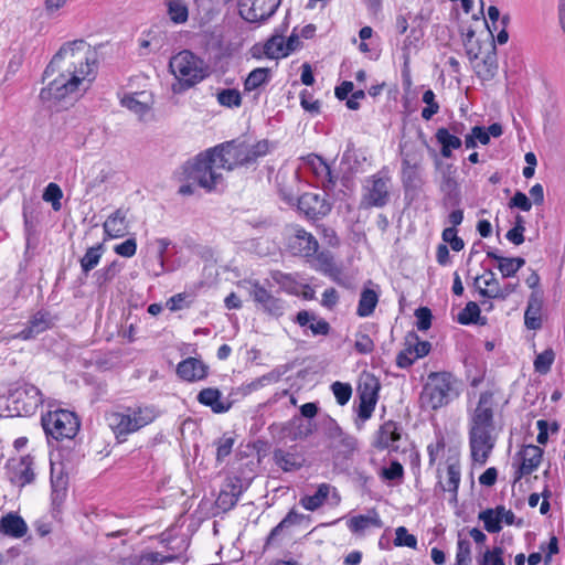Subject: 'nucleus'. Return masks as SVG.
Instances as JSON below:
<instances>
[{
	"mask_svg": "<svg viewBox=\"0 0 565 565\" xmlns=\"http://www.w3.org/2000/svg\"><path fill=\"white\" fill-rule=\"evenodd\" d=\"M95 52L84 40H74L61 46L44 71V78L60 72L42 88L40 97L44 102L60 100L83 86L84 89L95 77Z\"/></svg>",
	"mask_w": 565,
	"mask_h": 565,
	"instance_id": "nucleus-1",
	"label": "nucleus"
},
{
	"mask_svg": "<svg viewBox=\"0 0 565 565\" xmlns=\"http://www.w3.org/2000/svg\"><path fill=\"white\" fill-rule=\"evenodd\" d=\"M494 393H480L476 408L469 415V448L473 463L484 466L495 447Z\"/></svg>",
	"mask_w": 565,
	"mask_h": 565,
	"instance_id": "nucleus-2",
	"label": "nucleus"
},
{
	"mask_svg": "<svg viewBox=\"0 0 565 565\" xmlns=\"http://www.w3.org/2000/svg\"><path fill=\"white\" fill-rule=\"evenodd\" d=\"M213 148L200 153L192 162L184 166L188 181L211 192L224 185L223 166H220Z\"/></svg>",
	"mask_w": 565,
	"mask_h": 565,
	"instance_id": "nucleus-3",
	"label": "nucleus"
},
{
	"mask_svg": "<svg viewBox=\"0 0 565 565\" xmlns=\"http://www.w3.org/2000/svg\"><path fill=\"white\" fill-rule=\"evenodd\" d=\"M215 154L223 166V170L231 171L239 166H248L259 157L265 156L269 151V143L267 140L258 141L249 145L245 141H227L213 148Z\"/></svg>",
	"mask_w": 565,
	"mask_h": 565,
	"instance_id": "nucleus-4",
	"label": "nucleus"
},
{
	"mask_svg": "<svg viewBox=\"0 0 565 565\" xmlns=\"http://www.w3.org/2000/svg\"><path fill=\"white\" fill-rule=\"evenodd\" d=\"M169 68L175 77L171 86L174 94L185 92L206 77L203 61L186 50L171 57Z\"/></svg>",
	"mask_w": 565,
	"mask_h": 565,
	"instance_id": "nucleus-5",
	"label": "nucleus"
},
{
	"mask_svg": "<svg viewBox=\"0 0 565 565\" xmlns=\"http://www.w3.org/2000/svg\"><path fill=\"white\" fill-rule=\"evenodd\" d=\"M159 415L160 412L156 406L139 405L127 407L125 412L110 413L107 416V422L116 438L119 439L151 424Z\"/></svg>",
	"mask_w": 565,
	"mask_h": 565,
	"instance_id": "nucleus-6",
	"label": "nucleus"
},
{
	"mask_svg": "<svg viewBox=\"0 0 565 565\" xmlns=\"http://www.w3.org/2000/svg\"><path fill=\"white\" fill-rule=\"evenodd\" d=\"M455 383V377L448 372H431L420 394L422 406L437 409L447 405L456 395Z\"/></svg>",
	"mask_w": 565,
	"mask_h": 565,
	"instance_id": "nucleus-7",
	"label": "nucleus"
},
{
	"mask_svg": "<svg viewBox=\"0 0 565 565\" xmlns=\"http://www.w3.org/2000/svg\"><path fill=\"white\" fill-rule=\"evenodd\" d=\"M392 179L383 168L365 179L362 188L361 206L365 209L384 207L391 199Z\"/></svg>",
	"mask_w": 565,
	"mask_h": 565,
	"instance_id": "nucleus-8",
	"label": "nucleus"
},
{
	"mask_svg": "<svg viewBox=\"0 0 565 565\" xmlns=\"http://www.w3.org/2000/svg\"><path fill=\"white\" fill-rule=\"evenodd\" d=\"M43 403L41 391L30 383H18L9 392L8 408L15 416H31Z\"/></svg>",
	"mask_w": 565,
	"mask_h": 565,
	"instance_id": "nucleus-9",
	"label": "nucleus"
},
{
	"mask_svg": "<svg viewBox=\"0 0 565 565\" xmlns=\"http://www.w3.org/2000/svg\"><path fill=\"white\" fill-rule=\"evenodd\" d=\"M42 426L47 436L72 439L78 431L79 422L73 412L56 409L42 416Z\"/></svg>",
	"mask_w": 565,
	"mask_h": 565,
	"instance_id": "nucleus-10",
	"label": "nucleus"
},
{
	"mask_svg": "<svg viewBox=\"0 0 565 565\" xmlns=\"http://www.w3.org/2000/svg\"><path fill=\"white\" fill-rule=\"evenodd\" d=\"M281 0H237L239 17L248 23L262 24L274 15Z\"/></svg>",
	"mask_w": 565,
	"mask_h": 565,
	"instance_id": "nucleus-11",
	"label": "nucleus"
},
{
	"mask_svg": "<svg viewBox=\"0 0 565 565\" xmlns=\"http://www.w3.org/2000/svg\"><path fill=\"white\" fill-rule=\"evenodd\" d=\"M380 383L374 376L367 375L358 387L359 406L356 414L363 423L372 417L379 399Z\"/></svg>",
	"mask_w": 565,
	"mask_h": 565,
	"instance_id": "nucleus-12",
	"label": "nucleus"
},
{
	"mask_svg": "<svg viewBox=\"0 0 565 565\" xmlns=\"http://www.w3.org/2000/svg\"><path fill=\"white\" fill-rule=\"evenodd\" d=\"M543 449L536 445L523 446L514 457L513 467L514 483L520 481L524 476H529L540 467L543 459Z\"/></svg>",
	"mask_w": 565,
	"mask_h": 565,
	"instance_id": "nucleus-13",
	"label": "nucleus"
},
{
	"mask_svg": "<svg viewBox=\"0 0 565 565\" xmlns=\"http://www.w3.org/2000/svg\"><path fill=\"white\" fill-rule=\"evenodd\" d=\"M249 296L257 309L270 316H282L285 309L284 301L273 295V292L265 288L258 280L249 281Z\"/></svg>",
	"mask_w": 565,
	"mask_h": 565,
	"instance_id": "nucleus-14",
	"label": "nucleus"
},
{
	"mask_svg": "<svg viewBox=\"0 0 565 565\" xmlns=\"http://www.w3.org/2000/svg\"><path fill=\"white\" fill-rule=\"evenodd\" d=\"M7 475L10 482L18 487L30 484L35 479L33 458L29 455L7 462Z\"/></svg>",
	"mask_w": 565,
	"mask_h": 565,
	"instance_id": "nucleus-15",
	"label": "nucleus"
},
{
	"mask_svg": "<svg viewBox=\"0 0 565 565\" xmlns=\"http://www.w3.org/2000/svg\"><path fill=\"white\" fill-rule=\"evenodd\" d=\"M298 209L310 220H319L331 211L326 193L306 192L298 199Z\"/></svg>",
	"mask_w": 565,
	"mask_h": 565,
	"instance_id": "nucleus-16",
	"label": "nucleus"
},
{
	"mask_svg": "<svg viewBox=\"0 0 565 565\" xmlns=\"http://www.w3.org/2000/svg\"><path fill=\"white\" fill-rule=\"evenodd\" d=\"M326 436L331 447L344 456L352 455L358 448L356 438L344 431L332 418L326 424Z\"/></svg>",
	"mask_w": 565,
	"mask_h": 565,
	"instance_id": "nucleus-17",
	"label": "nucleus"
},
{
	"mask_svg": "<svg viewBox=\"0 0 565 565\" xmlns=\"http://www.w3.org/2000/svg\"><path fill=\"white\" fill-rule=\"evenodd\" d=\"M288 248L295 256L308 258L317 254L319 243L311 233L298 227L288 238Z\"/></svg>",
	"mask_w": 565,
	"mask_h": 565,
	"instance_id": "nucleus-18",
	"label": "nucleus"
},
{
	"mask_svg": "<svg viewBox=\"0 0 565 565\" xmlns=\"http://www.w3.org/2000/svg\"><path fill=\"white\" fill-rule=\"evenodd\" d=\"M401 439V431L397 423L387 420L382 424L376 431L375 440L373 446L380 450H388L397 452L399 446L397 441Z\"/></svg>",
	"mask_w": 565,
	"mask_h": 565,
	"instance_id": "nucleus-19",
	"label": "nucleus"
},
{
	"mask_svg": "<svg viewBox=\"0 0 565 565\" xmlns=\"http://www.w3.org/2000/svg\"><path fill=\"white\" fill-rule=\"evenodd\" d=\"M209 366L196 358H188L177 366V374L186 382L202 381L207 376Z\"/></svg>",
	"mask_w": 565,
	"mask_h": 565,
	"instance_id": "nucleus-20",
	"label": "nucleus"
},
{
	"mask_svg": "<svg viewBox=\"0 0 565 565\" xmlns=\"http://www.w3.org/2000/svg\"><path fill=\"white\" fill-rule=\"evenodd\" d=\"M196 399L200 404L210 407L215 414H223L230 411L232 403L223 397L221 391L215 387H206L199 392Z\"/></svg>",
	"mask_w": 565,
	"mask_h": 565,
	"instance_id": "nucleus-21",
	"label": "nucleus"
},
{
	"mask_svg": "<svg viewBox=\"0 0 565 565\" xmlns=\"http://www.w3.org/2000/svg\"><path fill=\"white\" fill-rule=\"evenodd\" d=\"M51 326L50 315L45 311H38L32 316L29 324L19 333L11 335L10 339L30 340L51 328Z\"/></svg>",
	"mask_w": 565,
	"mask_h": 565,
	"instance_id": "nucleus-22",
	"label": "nucleus"
},
{
	"mask_svg": "<svg viewBox=\"0 0 565 565\" xmlns=\"http://www.w3.org/2000/svg\"><path fill=\"white\" fill-rule=\"evenodd\" d=\"M330 493L337 502L340 501V495L334 487L329 483H320L315 494L305 495L300 499V504L307 511H316L323 505Z\"/></svg>",
	"mask_w": 565,
	"mask_h": 565,
	"instance_id": "nucleus-23",
	"label": "nucleus"
},
{
	"mask_svg": "<svg viewBox=\"0 0 565 565\" xmlns=\"http://www.w3.org/2000/svg\"><path fill=\"white\" fill-rule=\"evenodd\" d=\"M542 298L537 292H532L529 296L524 312V324L529 330H539L542 328Z\"/></svg>",
	"mask_w": 565,
	"mask_h": 565,
	"instance_id": "nucleus-24",
	"label": "nucleus"
},
{
	"mask_svg": "<svg viewBox=\"0 0 565 565\" xmlns=\"http://www.w3.org/2000/svg\"><path fill=\"white\" fill-rule=\"evenodd\" d=\"M296 322L300 327H308L312 335H327L330 332L329 322L311 311H299L296 316Z\"/></svg>",
	"mask_w": 565,
	"mask_h": 565,
	"instance_id": "nucleus-25",
	"label": "nucleus"
},
{
	"mask_svg": "<svg viewBox=\"0 0 565 565\" xmlns=\"http://www.w3.org/2000/svg\"><path fill=\"white\" fill-rule=\"evenodd\" d=\"M316 269L330 277L334 282L343 285L342 270L337 266L333 254L330 250H322L316 254Z\"/></svg>",
	"mask_w": 565,
	"mask_h": 565,
	"instance_id": "nucleus-26",
	"label": "nucleus"
},
{
	"mask_svg": "<svg viewBox=\"0 0 565 565\" xmlns=\"http://www.w3.org/2000/svg\"><path fill=\"white\" fill-rule=\"evenodd\" d=\"M28 532V525L17 513H8L0 519V534L14 539L24 536Z\"/></svg>",
	"mask_w": 565,
	"mask_h": 565,
	"instance_id": "nucleus-27",
	"label": "nucleus"
},
{
	"mask_svg": "<svg viewBox=\"0 0 565 565\" xmlns=\"http://www.w3.org/2000/svg\"><path fill=\"white\" fill-rule=\"evenodd\" d=\"M286 29L287 25L281 30H276L275 33L264 43L263 53L266 57L271 60L287 57L284 38Z\"/></svg>",
	"mask_w": 565,
	"mask_h": 565,
	"instance_id": "nucleus-28",
	"label": "nucleus"
},
{
	"mask_svg": "<svg viewBox=\"0 0 565 565\" xmlns=\"http://www.w3.org/2000/svg\"><path fill=\"white\" fill-rule=\"evenodd\" d=\"M104 232L109 238H119L127 233L126 213L118 209L103 224Z\"/></svg>",
	"mask_w": 565,
	"mask_h": 565,
	"instance_id": "nucleus-29",
	"label": "nucleus"
},
{
	"mask_svg": "<svg viewBox=\"0 0 565 565\" xmlns=\"http://www.w3.org/2000/svg\"><path fill=\"white\" fill-rule=\"evenodd\" d=\"M347 525L352 533L361 534L366 529L374 526L381 527L382 521L376 511H372L367 515H355L348 520Z\"/></svg>",
	"mask_w": 565,
	"mask_h": 565,
	"instance_id": "nucleus-30",
	"label": "nucleus"
},
{
	"mask_svg": "<svg viewBox=\"0 0 565 565\" xmlns=\"http://www.w3.org/2000/svg\"><path fill=\"white\" fill-rule=\"evenodd\" d=\"M437 142L441 146L440 153L444 158H450L452 150L459 149L462 141L459 137L451 134L447 128H438L435 134Z\"/></svg>",
	"mask_w": 565,
	"mask_h": 565,
	"instance_id": "nucleus-31",
	"label": "nucleus"
},
{
	"mask_svg": "<svg viewBox=\"0 0 565 565\" xmlns=\"http://www.w3.org/2000/svg\"><path fill=\"white\" fill-rule=\"evenodd\" d=\"M379 302V292L372 288L364 287L361 291L356 315L361 318L370 317Z\"/></svg>",
	"mask_w": 565,
	"mask_h": 565,
	"instance_id": "nucleus-32",
	"label": "nucleus"
},
{
	"mask_svg": "<svg viewBox=\"0 0 565 565\" xmlns=\"http://www.w3.org/2000/svg\"><path fill=\"white\" fill-rule=\"evenodd\" d=\"M51 487L52 502L54 505H60L66 497L67 477L63 473L62 470L56 472L53 466L51 468Z\"/></svg>",
	"mask_w": 565,
	"mask_h": 565,
	"instance_id": "nucleus-33",
	"label": "nucleus"
},
{
	"mask_svg": "<svg viewBox=\"0 0 565 565\" xmlns=\"http://www.w3.org/2000/svg\"><path fill=\"white\" fill-rule=\"evenodd\" d=\"M440 190L445 194L443 199V204L446 207L457 206L460 204V193L458 190V183L456 179L451 175H444L443 181L440 183Z\"/></svg>",
	"mask_w": 565,
	"mask_h": 565,
	"instance_id": "nucleus-34",
	"label": "nucleus"
},
{
	"mask_svg": "<svg viewBox=\"0 0 565 565\" xmlns=\"http://www.w3.org/2000/svg\"><path fill=\"white\" fill-rule=\"evenodd\" d=\"M309 163L312 168L313 173L321 181L323 188H331L335 183V179L331 173L330 167L319 156H312L309 159Z\"/></svg>",
	"mask_w": 565,
	"mask_h": 565,
	"instance_id": "nucleus-35",
	"label": "nucleus"
},
{
	"mask_svg": "<svg viewBox=\"0 0 565 565\" xmlns=\"http://www.w3.org/2000/svg\"><path fill=\"white\" fill-rule=\"evenodd\" d=\"M460 483V467L457 463H450L447 467V479L445 482H439L444 491L451 494V501L457 502L458 488Z\"/></svg>",
	"mask_w": 565,
	"mask_h": 565,
	"instance_id": "nucleus-36",
	"label": "nucleus"
},
{
	"mask_svg": "<svg viewBox=\"0 0 565 565\" xmlns=\"http://www.w3.org/2000/svg\"><path fill=\"white\" fill-rule=\"evenodd\" d=\"M274 460L284 471L298 470L302 466L298 455L287 452L282 449H276L274 451Z\"/></svg>",
	"mask_w": 565,
	"mask_h": 565,
	"instance_id": "nucleus-37",
	"label": "nucleus"
},
{
	"mask_svg": "<svg viewBox=\"0 0 565 565\" xmlns=\"http://www.w3.org/2000/svg\"><path fill=\"white\" fill-rule=\"evenodd\" d=\"M103 244H97L96 246H92L86 249L84 256L79 259L82 271L85 275H87L99 264V260L103 256Z\"/></svg>",
	"mask_w": 565,
	"mask_h": 565,
	"instance_id": "nucleus-38",
	"label": "nucleus"
},
{
	"mask_svg": "<svg viewBox=\"0 0 565 565\" xmlns=\"http://www.w3.org/2000/svg\"><path fill=\"white\" fill-rule=\"evenodd\" d=\"M270 78V70L258 67L253 70L244 82V90L252 92L266 84Z\"/></svg>",
	"mask_w": 565,
	"mask_h": 565,
	"instance_id": "nucleus-39",
	"label": "nucleus"
},
{
	"mask_svg": "<svg viewBox=\"0 0 565 565\" xmlns=\"http://www.w3.org/2000/svg\"><path fill=\"white\" fill-rule=\"evenodd\" d=\"M168 9V14L177 24H181L188 21L189 10L183 0H164Z\"/></svg>",
	"mask_w": 565,
	"mask_h": 565,
	"instance_id": "nucleus-40",
	"label": "nucleus"
},
{
	"mask_svg": "<svg viewBox=\"0 0 565 565\" xmlns=\"http://www.w3.org/2000/svg\"><path fill=\"white\" fill-rule=\"evenodd\" d=\"M154 244L157 245L158 263L156 266L153 265L151 268H148V270L149 273L152 274V276L159 277L166 271L164 254L167 253L169 246L171 245V241L169 238L162 237L157 238L154 241Z\"/></svg>",
	"mask_w": 565,
	"mask_h": 565,
	"instance_id": "nucleus-41",
	"label": "nucleus"
},
{
	"mask_svg": "<svg viewBox=\"0 0 565 565\" xmlns=\"http://www.w3.org/2000/svg\"><path fill=\"white\" fill-rule=\"evenodd\" d=\"M417 340V335L415 333H408L406 337V348L402 350L396 358L397 366L402 369L409 367L417 360L413 350V342Z\"/></svg>",
	"mask_w": 565,
	"mask_h": 565,
	"instance_id": "nucleus-42",
	"label": "nucleus"
},
{
	"mask_svg": "<svg viewBox=\"0 0 565 565\" xmlns=\"http://www.w3.org/2000/svg\"><path fill=\"white\" fill-rule=\"evenodd\" d=\"M143 95L145 93H137L134 95L125 96L121 99V105L128 108L129 110L134 111L138 116L142 117L150 110L148 102L139 99V97Z\"/></svg>",
	"mask_w": 565,
	"mask_h": 565,
	"instance_id": "nucleus-43",
	"label": "nucleus"
},
{
	"mask_svg": "<svg viewBox=\"0 0 565 565\" xmlns=\"http://www.w3.org/2000/svg\"><path fill=\"white\" fill-rule=\"evenodd\" d=\"M479 520L483 522L484 529L489 533H498L501 531V518L495 509H486L479 513Z\"/></svg>",
	"mask_w": 565,
	"mask_h": 565,
	"instance_id": "nucleus-44",
	"label": "nucleus"
},
{
	"mask_svg": "<svg viewBox=\"0 0 565 565\" xmlns=\"http://www.w3.org/2000/svg\"><path fill=\"white\" fill-rule=\"evenodd\" d=\"M302 519L303 515L301 513L297 512L296 510H290L287 515L270 531L266 541V545L271 544V542L282 531V529L300 523Z\"/></svg>",
	"mask_w": 565,
	"mask_h": 565,
	"instance_id": "nucleus-45",
	"label": "nucleus"
},
{
	"mask_svg": "<svg viewBox=\"0 0 565 565\" xmlns=\"http://www.w3.org/2000/svg\"><path fill=\"white\" fill-rule=\"evenodd\" d=\"M121 270V265L118 260L111 262L109 265L104 268L97 270L95 273V279L98 287L106 286L110 282Z\"/></svg>",
	"mask_w": 565,
	"mask_h": 565,
	"instance_id": "nucleus-46",
	"label": "nucleus"
},
{
	"mask_svg": "<svg viewBox=\"0 0 565 565\" xmlns=\"http://www.w3.org/2000/svg\"><path fill=\"white\" fill-rule=\"evenodd\" d=\"M525 264L522 257H504L500 259L498 269L504 278L514 276Z\"/></svg>",
	"mask_w": 565,
	"mask_h": 565,
	"instance_id": "nucleus-47",
	"label": "nucleus"
},
{
	"mask_svg": "<svg viewBox=\"0 0 565 565\" xmlns=\"http://www.w3.org/2000/svg\"><path fill=\"white\" fill-rule=\"evenodd\" d=\"M216 99L220 105L228 108L239 107L242 104L241 93L235 88H225L218 90L216 94Z\"/></svg>",
	"mask_w": 565,
	"mask_h": 565,
	"instance_id": "nucleus-48",
	"label": "nucleus"
},
{
	"mask_svg": "<svg viewBox=\"0 0 565 565\" xmlns=\"http://www.w3.org/2000/svg\"><path fill=\"white\" fill-rule=\"evenodd\" d=\"M478 67V71H477V74L479 77H481L482 79H492L497 73V68H498V65H497V60H495V56L494 55H488L481 64H478L477 65Z\"/></svg>",
	"mask_w": 565,
	"mask_h": 565,
	"instance_id": "nucleus-49",
	"label": "nucleus"
},
{
	"mask_svg": "<svg viewBox=\"0 0 565 565\" xmlns=\"http://www.w3.org/2000/svg\"><path fill=\"white\" fill-rule=\"evenodd\" d=\"M480 316V308L477 302L469 301L458 315V322L461 324L476 323Z\"/></svg>",
	"mask_w": 565,
	"mask_h": 565,
	"instance_id": "nucleus-50",
	"label": "nucleus"
},
{
	"mask_svg": "<svg viewBox=\"0 0 565 565\" xmlns=\"http://www.w3.org/2000/svg\"><path fill=\"white\" fill-rule=\"evenodd\" d=\"M555 354L552 349H547L540 353L534 360V369L540 374H546L554 362Z\"/></svg>",
	"mask_w": 565,
	"mask_h": 565,
	"instance_id": "nucleus-51",
	"label": "nucleus"
},
{
	"mask_svg": "<svg viewBox=\"0 0 565 565\" xmlns=\"http://www.w3.org/2000/svg\"><path fill=\"white\" fill-rule=\"evenodd\" d=\"M331 391L337 399V403L341 406L345 405L352 396V387L349 383L337 381L332 383Z\"/></svg>",
	"mask_w": 565,
	"mask_h": 565,
	"instance_id": "nucleus-52",
	"label": "nucleus"
},
{
	"mask_svg": "<svg viewBox=\"0 0 565 565\" xmlns=\"http://www.w3.org/2000/svg\"><path fill=\"white\" fill-rule=\"evenodd\" d=\"M62 196L63 192L56 183H49L43 193V200L45 202H51L54 211H58L61 209Z\"/></svg>",
	"mask_w": 565,
	"mask_h": 565,
	"instance_id": "nucleus-53",
	"label": "nucleus"
},
{
	"mask_svg": "<svg viewBox=\"0 0 565 565\" xmlns=\"http://www.w3.org/2000/svg\"><path fill=\"white\" fill-rule=\"evenodd\" d=\"M503 548L494 546L492 550H487L482 557L478 561V565H505L503 561Z\"/></svg>",
	"mask_w": 565,
	"mask_h": 565,
	"instance_id": "nucleus-54",
	"label": "nucleus"
},
{
	"mask_svg": "<svg viewBox=\"0 0 565 565\" xmlns=\"http://www.w3.org/2000/svg\"><path fill=\"white\" fill-rule=\"evenodd\" d=\"M394 544L396 546H407L411 548H416L417 539L415 535L409 534L406 527L399 526L395 531Z\"/></svg>",
	"mask_w": 565,
	"mask_h": 565,
	"instance_id": "nucleus-55",
	"label": "nucleus"
},
{
	"mask_svg": "<svg viewBox=\"0 0 565 565\" xmlns=\"http://www.w3.org/2000/svg\"><path fill=\"white\" fill-rule=\"evenodd\" d=\"M175 559L174 555H163L159 552H147L140 555L141 565H161Z\"/></svg>",
	"mask_w": 565,
	"mask_h": 565,
	"instance_id": "nucleus-56",
	"label": "nucleus"
},
{
	"mask_svg": "<svg viewBox=\"0 0 565 565\" xmlns=\"http://www.w3.org/2000/svg\"><path fill=\"white\" fill-rule=\"evenodd\" d=\"M234 438L227 435L222 436L216 441V460L223 461L231 452L234 446Z\"/></svg>",
	"mask_w": 565,
	"mask_h": 565,
	"instance_id": "nucleus-57",
	"label": "nucleus"
},
{
	"mask_svg": "<svg viewBox=\"0 0 565 565\" xmlns=\"http://www.w3.org/2000/svg\"><path fill=\"white\" fill-rule=\"evenodd\" d=\"M404 477V468L403 466L394 460L391 462L390 467L383 468L381 471V478L388 481H401Z\"/></svg>",
	"mask_w": 565,
	"mask_h": 565,
	"instance_id": "nucleus-58",
	"label": "nucleus"
},
{
	"mask_svg": "<svg viewBox=\"0 0 565 565\" xmlns=\"http://www.w3.org/2000/svg\"><path fill=\"white\" fill-rule=\"evenodd\" d=\"M443 241L448 243L452 250L460 252L465 247L462 238L457 235V230L454 227H446L441 234Z\"/></svg>",
	"mask_w": 565,
	"mask_h": 565,
	"instance_id": "nucleus-59",
	"label": "nucleus"
},
{
	"mask_svg": "<svg viewBox=\"0 0 565 565\" xmlns=\"http://www.w3.org/2000/svg\"><path fill=\"white\" fill-rule=\"evenodd\" d=\"M416 327L419 331H426L431 326V311L427 307H420L415 310Z\"/></svg>",
	"mask_w": 565,
	"mask_h": 565,
	"instance_id": "nucleus-60",
	"label": "nucleus"
},
{
	"mask_svg": "<svg viewBox=\"0 0 565 565\" xmlns=\"http://www.w3.org/2000/svg\"><path fill=\"white\" fill-rule=\"evenodd\" d=\"M476 32L471 26L462 28L461 29V38L462 43L467 50V54L470 56V58H477L478 52L475 50L472 45V40L475 39Z\"/></svg>",
	"mask_w": 565,
	"mask_h": 565,
	"instance_id": "nucleus-61",
	"label": "nucleus"
},
{
	"mask_svg": "<svg viewBox=\"0 0 565 565\" xmlns=\"http://www.w3.org/2000/svg\"><path fill=\"white\" fill-rule=\"evenodd\" d=\"M470 542L467 540H459L457 543L456 565H467L470 561Z\"/></svg>",
	"mask_w": 565,
	"mask_h": 565,
	"instance_id": "nucleus-62",
	"label": "nucleus"
},
{
	"mask_svg": "<svg viewBox=\"0 0 565 565\" xmlns=\"http://www.w3.org/2000/svg\"><path fill=\"white\" fill-rule=\"evenodd\" d=\"M300 104L305 110L312 114H318L320 110V102L313 99L312 95L307 89L300 93Z\"/></svg>",
	"mask_w": 565,
	"mask_h": 565,
	"instance_id": "nucleus-63",
	"label": "nucleus"
},
{
	"mask_svg": "<svg viewBox=\"0 0 565 565\" xmlns=\"http://www.w3.org/2000/svg\"><path fill=\"white\" fill-rule=\"evenodd\" d=\"M116 254L122 257H132L137 252V242L135 238H128L114 247Z\"/></svg>",
	"mask_w": 565,
	"mask_h": 565,
	"instance_id": "nucleus-64",
	"label": "nucleus"
}]
</instances>
